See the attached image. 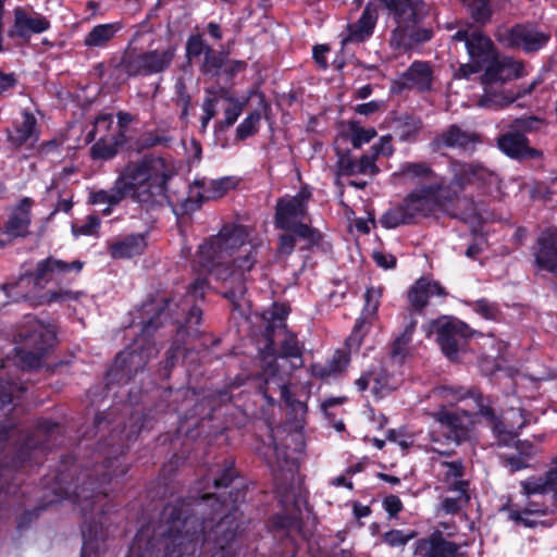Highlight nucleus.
Here are the masks:
<instances>
[{"label":"nucleus","mask_w":557,"mask_h":557,"mask_svg":"<svg viewBox=\"0 0 557 557\" xmlns=\"http://www.w3.org/2000/svg\"><path fill=\"white\" fill-rule=\"evenodd\" d=\"M54 341L55 332L50 324L29 320L18 334V347L16 348L18 363L25 368L38 367L41 357L52 347Z\"/></svg>","instance_id":"obj_6"},{"label":"nucleus","mask_w":557,"mask_h":557,"mask_svg":"<svg viewBox=\"0 0 557 557\" xmlns=\"http://www.w3.org/2000/svg\"><path fill=\"white\" fill-rule=\"evenodd\" d=\"M32 205L33 201L29 198L20 201L5 225L7 234L13 237H24L28 234Z\"/></svg>","instance_id":"obj_23"},{"label":"nucleus","mask_w":557,"mask_h":557,"mask_svg":"<svg viewBox=\"0 0 557 557\" xmlns=\"http://www.w3.org/2000/svg\"><path fill=\"white\" fill-rule=\"evenodd\" d=\"M174 173V166L165 159L144 158L139 162L128 164L116 180L113 188L91 191L89 202L95 206L107 205L102 213L109 215L112 212V207L126 196L139 202L159 201L165 198L168 182Z\"/></svg>","instance_id":"obj_2"},{"label":"nucleus","mask_w":557,"mask_h":557,"mask_svg":"<svg viewBox=\"0 0 557 557\" xmlns=\"http://www.w3.org/2000/svg\"><path fill=\"white\" fill-rule=\"evenodd\" d=\"M497 40L507 47L521 48L524 51H536L544 47L549 36L531 25L502 27L496 34Z\"/></svg>","instance_id":"obj_13"},{"label":"nucleus","mask_w":557,"mask_h":557,"mask_svg":"<svg viewBox=\"0 0 557 557\" xmlns=\"http://www.w3.org/2000/svg\"><path fill=\"white\" fill-rule=\"evenodd\" d=\"M395 176L405 183H418L401 205L391 208L381 218L385 228H395L410 223L417 216H425L451 202L468 185L490 190L497 183V175L479 164L456 163L453 165V178L444 184L424 164H405Z\"/></svg>","instance_id":"obj_1"},{"label":"nucleus","mask_w":557,"mask_h":557,"mask_svg":"<svg viewBox=\"0 0 557 557\" xmlns=\"http://www.w3.org/2000/svg\"><path fill=\"white\" fill-rule=\"evenodd\" d=\"M158 349L151 343H149L144 336L137 338L134 343V347L129 351H123L116 358V364L121 368H141L146 362L156 357Z\"/></svg>","instance_id":"obj_20"},{"label":"nucleus","mask_w":557,"mask_h":557,"mask_svg":"<svg viewBox=\"0 0 557 557\" xmlns=\"http://www.w3.org/2000/svg\"><path fill=\"white\" fill-rule=\"evenodd\" d=\"M373 259L375 263L383 269H392L396 263V259L393 255L384 251H373Z\"/></svg>","instance_id":"obj_53"},{"label":"nucleus","mask_w":557,"mask_h":557,"mask_svg":"<svg viewBox=\"0 0 557 557\" xmlns=\"http://www.w3.org/2000/svg\"><path fill=\"white\" fill-rule=\"evenodd\" d=\"M426 334L428 336L435 334L445 356L450 360H457L472 332L462 321L442 317L426 326Z\"/></svg>","instance_id":"obj_8"},{"label":"nucleus","mask_w":557,"mask_h":557,"mask_svg":"<svg viewBox=\"0 0 557 557\" xmlns=\"http://www.w3.org/2000/svg\"><path fill=\"white\" fill-rule=\"evenodd\" d=\"M339 170L343 174H362L374 175L377 173L375 165V156H362L359 160H350L349 158H342L339 160Z\"/></svg>","instance_id":"obj_34"},{"label":"nucleus","mask_w":557,"mask_h":557,"mask_svg":"<svg viewBox=\"0 0 557 557\" xmlns=\"http://www.w3.org/2000/svg\"><path fill=\"white\" fill-rule=\"evenodd\" d=\"M509 465H510V469L512 471H517V470H520L524 467H527V462H524L523 460H521V458H517V457H512L509 459Z\"/></svg>","instance_id":"obj_64"},{"label":"nucleus","mask_w":557,"mask_h":557,"mask_svg":"<svg viewBox=\"0 0 557 557\" xmlns=\"http://www.w3.org/2000/svg\"><path fill=\"white\" fill-rule=\"evenodd\" d=\"M236 186V181L232 177H222L213 180L208 183H202L200 186H195L191 189V195L197 194L203 200L215 199L223 197L228 190Z\"/></svg>","instance_id":"obj_31"},{"label":"nucleus","mask_w":557,"mask_h":557,"mask_svg":"<svg viewBox=\"0 0 557 557\" xmlns=\"http://www.w3.org/2000/svg\"><path fill=\"white\" fill-rule=\"evenodd\" d=\"M260 113L253 112L249 114L236 128V135L239 139H245L253 135L258 131L260 122Z\"/></svg>","instance_id":"obj_43"},{"label":"nucleus","mask_w":557,"mask_h":557,"mask_svg":"<svg viewBox=\"0 0 557 557\" xmlns=\"http://www.w3.org/2000/svg\"><path fill=\"white\" fill-rule=\"evenodd\" d=\"M202 50V40L199 36H194L187 41L188 55H198Z\"/></svg>","instance_id":"obj_58"},{"label":"nucleus","mask_w":557,"mask_h":557,"mask_svg":"<svg viewBox=\"0 0 557 557\" xmlns=\"http://www.w3.org/2000/svg\"><path fill=\"white\" fill-rule=\"evenodd\" d=\"M375 136L376 131L373 127L352 126L351 128V144L355 148H360L362 145L368 144Z\"/></svg>","instance_id":"obj_46"},{"label":"nucleus","mask_w":557,"mask_h":557,"mask_svg":"<svg viewBox=\"0 0 557 557\" xmlns=\"http://www.w3.org/2000/svg\"><path fill=\"white\" fill-rule=\"evenodd\" d=\"M147 242L143 234L129 235L110 246V253L115 259L132 258L141 255Z\"/></svg>","instance_id":"obj_27"},{"label":"nucleus","mask_w":557,"mask_h":557,"mask_svg":"<svg viewBox=\"0 0 557 557\" xmlns=\"http://www.w3.org/2000/svg\"><path fill=\"white\" fill-rule=\"evenodd\" d=\"M345 401L344 397H331L322 401L321 409L322 411L327 414L329 409H331L334 406H339Z\"/></svg>","instance_id":"obj_61"},{"label":"nucleus","mask_w":557,"mask_h":557,"mask_svg":"<svg viewBox=\"0 0 557 557\" xmlns=\"http://www.w3.org/2000/svg\"><path fill=\"white\" fill-rule=\"evenodd\" d=\"M243 108L244 103L236 101L225 110L224 123L226 126H231L237 121L238 116L243 112Z\"/></svg>","instance_id":"obj_51"},{"label":"nucleus","mask_w":557,"mask_h":557,"mask_svg":"<svg viewBox=\"0 0 557 557\" xmlns=\"http://www.w3.org/2000/svg\"><path fill=\"white\" fill-rule=\"evenodd\" d=\"M442 140L448 147L472 150L478 143V137L474 134L462 132L457 126H453L442 135Z\"/></svg>","instance_id":"obj_36"},{"label":"nucleus","mask_w":557,"mask_h":557,"mask_svg":"<svg viewBox=\"0 0 557 557\" xmlns=\"http://www.w3.org/2000/svg\"><path fill=\"white\" fill-rule=\"evenodd\" d=\"M383 505H384L385 510L392 517L396 516L403 508L400 498L395 495L385 497V499L383 500Z\"/></svg>","instance_id":"obj_54"},{"label":"nucleus","mask_w":557,"mask_h":557,"mask_svg":"<svg viewBox=\"0 0 557 557\" xmlns=\"http://www.w3.org/2000/svg\"><path fill=\"white\" fill-rule=\"evenodd\" d=\"M404 330L395 337L392 347V356L394 358H398L399 360H403L410 355V344L417 325V320L411 312H408L404 315Z\"/></svg>","instance_id":"obj_28"},{"label":"nucleus","mask_w":557,"mask_h":557,"mask_svg":"<svg viewBox=\"0 0 557 557\" xmlns=\"http://www.w3.org/2000/svg\"><path fill=\"white\" fill-rule=\"evenodd\" d=\"M438 473L443 476L448 488H456L459 483H467L461 480L462 466L459 461H441L438 463Z\"/></svg>","instance_id":"obj_38"},{"label":"nucleus","mask_w":557,"mask_h":557,"mask_svg":"<svg viewBox=\"0 0 557 557\" xmlns=\"http://www.w3.org/2000/svg\"><path fill=\"white\" fill-rule=\"evenodd\" d=\"M121 28L120 23L97 25L86 35L84 44L87 47H104Z\"/></svg>","instance_id":"obj_35"},{"label":"nucleus","mask_w":557,"mask_h":557,"mask_svg":"<svg viewBox=\"0 0 557 557\" xmlns=\"http://www.w3.org/2000/svg\"><path fill=\"white\" fill-rule=\"evenodd\" d=\"M281 396L284 398L286 404L293 409L296 416H304L307 411V406L305 403L299 400H293L289 394V391L286 385L277 384Z\"/></svg>","instance_id":"obj_49"},{"label":"nucleus","mask_w":557,"mask_h":557,"mask_svg":"<svg viewBox=\"0 0 557 557\" xmlns=\"http://www.w3.org/2000/svg\"><path fill=\"white\" fill-rule=\"evenodd\" d=\"M376 21V9L369 3L364 8L359 20L347 25L346 35H343L342 37L343 46L347 44H358L367 40L372 35Z\"/></svg>","instance_id":"obj_19"},{"label":"nucleus","mask_w":557,"mask_h":557,"mask_svg":"<svg viewBox=\"0 0 557 557\" xmlns=\"http://www.w3.org/2000/svg\"><path fill=\"white\" fill-rule=\"evenodd\" d=\"M543 509L540 507L536 508H525L523 510H509V518L520 524L525 527H534L535 520L532 518L534 515L542 513Z\"/></svg>","instance_id":"obj_44"},{"label":"nucleus","mask_w":557,"mask_h":557,"mask_svg":"<svg viewBox=\"0 0 557 557\" xmlns=\"http://www.w3.org/2000/svg\"><path fill=\"white\" fill-rule=\"evenodd\" d=\"M203 116H202V127H206L209 121L215 115V104L214 100L208 98L202 106Z\"/></svg>","instance_id":"obj_56"},{"label":"nucleus","mask_w":557,"mask_h":557,"mask_svg":"<svg viewBox=\"0 0 557 557\" xmlns=\"http://www.w3.org/2000/svg\"><path fill=\"white\" fill-rule=\"evenodd\" d=\"M387 438L392 442L397 443L404 450L407 449L412 444L411 440L398 438V435L396 434L395 431H389Z\"/></svg>","instance_id":"obj_63"},{"label":"nucleus","mask_w":557,"mask_h":557,"mask_svg":"<svg viewBox=\"0 0 557 557\" xmlns=\"http://www.w3.org/2000/svg\"><path fill=\"white\" fill-rule=\"evenodd\" d=\"M384 107V101L372 100L356 107V112L362 115H370Z\"/></svg>","instance_id":"obj_55"},{"label":"nucleus","mask_w":557,"mask_h":557,"mask_svg":"<svg viewBox=\"0 0 557 557\" xmlns=\"http://www.w3.org/2000/svg\"><path fill=\"white\" fill-rule=\"evenodd\" d=\"M553 465V468L545 476L530 478L521 483L527 496L545 494L553 491L557 497V458L554 460Z\"/></svg>","instance_id":"obj_26"},{"label":"nucleus","mask_w":557,"mask_h":557,"mask_svg":"<svg viewBox=\"0 0 557 557\" xmlns=\"http://www.w3.org/2000/svg\"><path fill=\"white\" fill-rule=\"evenodd\" d=\"M435 424L434 430L431 433L434 442H440L441 437L435 435V430H440L443 436L448 441L460 442L467 437L470 429L474 424L472 416L462 411L450 412L446 409H441L434 413Z\"/></svg>","instance_id":"obj_14"},{"label":"nucleus","mask_w":557,"mask_h":557,"mask_svg":"<svg viewBox=\"0 0 557 557\" xmlns=\"http://www.w3.org/2000/svg\"><path fill=\"white\" fill-rule=\"evenodd\" d=\"M49 21L39 14H28L23 10L15 11V26L20 35L39 34L49 28Z\"/></svg>","instance_id":"obj_30"},{"label":"nucleus","mask_w":557,"mask_h":557,"mask_svg":"<svg viewBox=\"0 0 557 557\" xmlns=\"http://www.w3.org/2000/svg\"><path fill=\"white\" fill-rule=\"evenodd\" d=\"M349 363V357L344 351H336L330 361L329 366L318 370L313 369V373L320 376H330L344 371Z\"/></svg>","instance_id":"obj_39"},{"label":"nucleus","mask_w":557,"mask_h":557,"mask_svg":"<svg viewBox=\"0 0 557 557\" xmlns=\"http://www.w3.org/2000/svg\"><path fill=\"white\" fill-rule=\"evenodd\" d=\"M288 314V308L284 304H274L272 309L262 313V319L270 323L271 327L280 326Z\"/></svg>","instance_id":"obj_45"},{"label":"nucleus","mask_w":557,"mask_h":557,"mask_svg":"<svg viewBox=\"0 0 557 557\" xmlns=\"http://www.w3.org/2000/svg\"><path fill=\"white\" fill-rule=\"evenodd\" d=\"M309 198V190L304 188L296 196L283 198L278 201L276 206V225L293 231L299 237L314 244L320 239V234L306 223V205Z\"/></svg>","instance_id":"obj_7"},{"label":"nucleus","mask_w":557,"mask_h":557,"mask_svg":"<svg viewBox=\"0 0 557 557\" xmlns=\"http://www.w3.org/2000/svg\"><path fill=\"white\" fill-rule=\"evenodd\" d=\"M205 286H206V281L205 280H200V278H197L194 284L190 286L189 288V294L194 297V298H198V297H202L203 296V289H205Z\"/></svg>","instance_id":"obj_59"},{"label":"nucleus","mask_w":557,"mask_h":557,"mask_svg":"<svg viewBox=\"0 0 557 557\" xmlns=\"http://www.w3.org/2000/svg\"><path fill=\"white\" fill-rule=\"evenodd\" d=\"M35 126V117L32 114L25 112L22 115V122L16 124L14 129L9 134L11 143L16 147H20L24 144L33 145L38 139Z\"/></svg>","instance_id":"obj_29"},{"label":"nucleus","mask_w":557,"mask_h":557,"mask_svg":"<svg viewBox=\"0 0 557 557\" xmlns=\"http://www.w3.org/2000/svg\"><path fill=\"white\" fill-rule=\"evenodd\" d=\"M469 393L460 386L443 385L434 389V396L446 401L447 404H456L468 397Z\"/></svg>","instance_id":"obj_40"},{"label":"nucleus","mask_w":557,"mask_h":557,"mask_svg":"<svg viewBox=\"0 0 557 557\" xmlns=\"http://www.w3.org/2000/svg\"><path fill=\"white\" fill-rule=\"evenodd\" d=\"M15 389L16 386L13 384L0 387V418L11 410L10 405L13 400V392Z\"/></svg>","instance_id":"obj_50"},{"label":"nucleus","mask_w":557,"mask_h":557,"mask_svg":"<svg viewBox=\"0 0 557 557\" xmlns=\"http://www.w3.org/2000/svg\"><path fill=\"white\" fill-rule=\"evenodd\" d=\"M527 422L528 420L521 410H511L504 414L503 421L494 423L493 431L500 437L504 444H507L517 436L518 431L521 430Z\"/></svg>","instance_id":"obj_25"},{"label":"nucleus","mask_w":557,"mask_h":557,"mask_svg":"<svg viewBox=\"0 0 557 557\" xmlns=\"http://www.w3.org/2000/svg\"><path fill=\"white\" fill-rule=\"evenodd\" d=\"M88 140L97 139L91 151L95 158H111L115 154L116 148L123 141V135L119 127L113 126L112 114H100L94 128L87 136Z\"/></svg>","instance_id":"obj_11"},{"label":"nucleus","mask_w":557,"mask_h":557,"mask_svg":"<svg viewBox=\"0 0 557 557\" xmlns=\"http://www.w3.org/2000/svg\"><path fill=\"white\" fill-rule=\"evenodd\" d=\"M457 546L442 540L441 537H432L429 541H420L417 546V553L423 557H454Z\"/></svg>","instance_id":"obj_32"},{"label":"nucleus","mask_w":557,"mask_h":557,"mask_svg":"<svg viewBox=\"0 0 557 557\" xmlns=\"http://www.w3.org/2000/svg\"><path fill=\"white\" fill-rule=\"evenodd\" d=\"M468 483H459L456 488H449L451 496H446L442 503V510L445 513H455L469 500L467 494Z\"/></svg>","instance_id":"obj_37"},{"label":"nucleus","mask_w":557,"mask_h":557,"mask_svg":"<svg viewBox=\"0 0 557 557\" xmlns=\"http://www.w3.org/2000/svg\"><path fill=\"white\" fill-rule=\"evenodd\" d=\"M433 82V73L430 65L425 62H413L398 79L394 82V86L398 89L414 88L421 91L430 90Z\"/></svg>","instance_id":"obj_18"},{"label":"nucleus","mask_w":557,"mask_h":557,"mask_svg":"<svg viewBox=\"0 0 557 557\" xmlns=\"http://www.w3.org/2000/svg\"><path fill=\"white\" fill-rule=\"evenodd\" d=\"M414 532L405 533L400 530H392L384 534V540L391 546L405 545L408 541L414 537Z\"/></svg>","instance_id":"obj_48"},{"label":"nucleus","mask_w":557,"mask_h":557,"mask_svg":"<svg viewBox=\"0 0 557 557\" xmlns=\"http://www.w3.org/2000/svg\"><path fill=\"white\" fill-rule=\"evenodd\" d=\"M513 101L512 97L505 96L502 92H494L485 89L484 95L479 101V106L488 109H502Z\"/></svg>","instance_id":"obj_41"},{"label":"nucleus","mask_w":557,"mask_h":557,"mask_svg":"<svg viewBox=\"0 0 557 557\" xmlns=\"http://www.w3.org/2000/svg\"><path fill=\"white\" fill-rule=\"evenodd\" d=\"M174 54L175 49L172 47L148 52L127 50L120 62V67L129 76L151 75L165 71L172 63Z\"/></svg>","instance_id":"obj_9"},{"label":"nucleus","mask_w":557,"mask_h":557,"mask_svg":"<svg viewBox=\"0 0 557 557\" xmlns=\"http://www.w3.org/2000/svg\"><path fill=\"white\" fill-rule=\"evenodd\" d=\"M468 8L475 21L484 22L490 16L488 0H459Z\"/></svg>","instance_id":"obj_42"},{"label":"nucleus","mask_w":557,"mask_h":557,"mask_svg":"<svg viewBox=\"0 0 557 557\" xmlns=\"http://www.w3.org/2000/svg\"><path fill=\"white\" fill-rule=\"evenodd\" d=\"M381 297V287H370L367 289L361 315L356 321L354 330L347 338V346L350 350L359 348L362 337L369 331L370 325L375 321Z\"/></svg>","instance_id":"obj_15"},{"label":"nucleus","mask_w":557,"mask_h":557,"mask_svg":"<svg viewBox=\"0 0 557 557\" xmlns=\"http://www.w3.org/2000/svg\"><path fill=\"white\" fill-rule=\"evenodd\" d=\"M475 310L486 319L495 317V308L485 300H480L475 305Z\"/></svg>","instance_id":"obj_57"},{"label":"nucleus","mask_w":557,"mask_h":557,"mask_svg":"<svg viewBox=\"0 0 557 557\" xmlns=\"http://www.w3.org/2000/svg\"><path fill=\"white\" fill-rule=\"evenodd\" d=\"M84 263L79 260L64 262L54 258H47L37 265L36 280L38 283L50 281L61 274L79 273Z\"/></svg>","instance_id":"obj_22"},{"label":"nucleus","mask_w":557,"mask_h":557,"mask_svg":"<svg viewBox=\"0 0 557 557\" xmlns=\"http://www.w3.org/2000/svg\"><path fill=\"white\" fill-rule=\"evenodd\" d=\"M535 264L540 270L548 271L557 276V233L543 232L534 249Z\"/></svg>","instance_id":"obj_17"},{"label":"nucleus","mask_w":557,"mask_h":557,"mask_svg":"<svg viewBox=\"0 0 557 557\" xmlns=\"http://www.w3.org/2000/svg\"><path fill=\"white\" fill-rule=\"evenodd\" d=\"M355 384L361 392L371 387V392L376 398L385 397L394 388V385L389 382V377L381 369L364 373L356 380Z\"/></svg>","instance_id":"obj_24"},{"label":"nucleus","mask_w":557,"mask_h":557,"mask_svg":"<svg viewBox=\"0 0 557 557\" xmlns=\"http://www.w3.org/2000/svg\"><path fill=\"white\" fill-rule=\"evenodd\" d=\"M327 51V48L324 46H318L313 48V58L315 62L321 65L322 67L326 66V60H325V52Z\"/></svg>","instance_id":"obj_60"},{"label":"nucleus","mask_w":557,"mask_h":557,"mask_svg":"<svg viewBox=\"0 0 557 557\" xmlns=\"http://www.w3.org/2000/svg\"><path fill=\"white\" fill-rule=\"evenodd\" d=\"M305 449V438L300 431L284 434L277 430L274 435L273 446L264 451L267 461L281 470L293 472Z\"/></svg>","instance_id":"obj_10"},{"label":"nucleus","mask_w":557,"mask_h":557,"mask_svg":"<svg viewBox=\"0 0 557 557\" xmlns=\"http://www.w3.org/2000/svg\"><path fill=\"white\" fill-rule=\"evenodd\" d=\"M453 40L463 41L469 54V62L461 64L456 74L458 77L467 78L483 71L482 83L490 85L512 81L524 74V66L520 61L497 54L492 41L476 29L458 30Z\"/></svg>","instance_id":"obj_4"},{"label":"nucleus","mask_w":557,"mask_h":557,"mask_svg":"<svg viewBox=\"0 0 557 557\" xmlns=\"http://www.w3.org/2000/svg\"><path fill=\"white\" fill-rule=\"evenodd\" d=\"M301 350L293 334L284 333L281 350L274 363H268L263 374L268 385L274 383L276 375H288L290 371L302 367Z\"/></svg>","instance_id":"obj_12"},{"label":"nucleus","mask_w":557,"mask_h":557,"mask_svg":"<svg viewBox=\"0 0 557 557\" xmlns=\"http://www.w3.org/2000/svg\"><path fill=\"white\" fill-rule=\"evenodd\" d=\"M444 288L435 281L421 277L408 292V300L416 310L423 309L433 296L444 297Z\"/></svg>","instance_id":"obj_21"},{"label":"nucleus","mask_w":557,"mask_h":557,"mask_svg":"<svg viewBox=\"0 0 557 557\" xmlns=\"http://www.w3.org/2000/svg\"><path fill=\"white\" fill-rule=\"evenodd\" d=\"M294 248V238L290 235H283L280 239V249L284 253H289Z\"/></svg>","instance_id":"obj_62"},{"label":"nucleus","mask_w":557,"mask_h":557,"mask_svg":"<svg viewBox=\"0 0 557 557\" xmlns=\"http://www.w3.org/2000/svg\"><path fill=\"white\" fill-rule=\"evenodd\" d=\"M100 226V220L94 215H89L82 225H73L72 233L75 237L91 236L97 234Z\"/></svg>","instance_id":"obj_47"},{"label":"nucleus","mask_w":557,"mask_h":557,"mask_svg":"<svg viewBox=\"0 0 557 557\" xmlns=\"http://www.w3.org/2000/svg\"><path fill=\"white\" fill-rule=\"evenodd\" d=\"M498 147L507 156L521 158L531 154L532 150L528 147L524 136L520 133L510 132L498 139Z\"/></svg>","instance_id":"obj_33"},{"label":"nucleus","mask_w":557,"mask_h":557,"mask_svg":"<svg viewBox=\"0 0 557 557\" xmlns=\"http://www.w3.org/2000/svg\"><path fill=\"white\" fill-rule=\"evenodd\" d=\"M374 156L389 157L393 153L392 137L384 136L380 141L372 147Z\"/></svg>","instance_id":"obj_52"},{"label":"nucleus","mask_w":557,"mask_h":557,"mask_svg":"<svg viewBox=\"0 0 557 557\" xmlns=\"http://www.w3.org/2000/svg\"><path fill=\"white\" fill-rule=\"evenodd\" d=\"M169 528L160 527L161 539L157 540L158 545L164 547L165 557H180L182 552H187L191 546V539L187 534L178 532L183 522L178 518L171 520Z\"/></svg>","instance_id":"obj_16"},{"label":"nucleus","mask_w":557,"mask_h":557,"mask_svg":"<svg viewBox=\"0 0 557 557\" xmlns=\"http://www.w3.org/2000/svg\"><path fill=\"white\" fill-rule=\"evenodd\" d=\"M393 14L397 23L391 44L397 48L410 46V41H424L431 38V33L423 29L414 36L408 33L426 14L428 10L422 0H380Z\"/></svg>","instance_id":"obj_5"},{"label":"nucleus","mask_w":557,"mask_h":557,"mask_svg":"<svg viewBox=\"0 0 557 557\" xmlns=\"http://www.w3.org/2000/svg\"><path fill=\"white\" fill-rule=\"evenodd\" d=\"M198 262L218 280L242 282L256 262V248L243 227H225L199 247Z\"/></svg>","instance_id":"obj_3"}]
</instances>
